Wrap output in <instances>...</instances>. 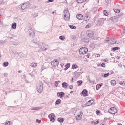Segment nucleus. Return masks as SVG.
Returning a JSON list of instances; mask_svg holds the SVG:
<instances>
[{"mask_svg": "<svg viewBox=\"0 0 125 125\" xmlns=\"http://www.w3.org/2000/svg\"><path fill=\"white\" fill-rule=\"evenodd\" d=\"M88 91L86 89H84L82 92V94L84 96H88Z\"/></svg>", "mask_w": 125, "mask_h": 125, "instance_id": "f8f14e48", "label": "nucleus"}, {"mask_svg": "<svg viewBox=\"0 0 125 125\" xmlns=\"http://www.w3.org/2000/svg\"><path fill=\"white\" fill-rule=\"evenodd\" d=\"M91 25L90 23H88L86 26L85 28H88L90 27H91Z\"/></svg>", "mask_w": 125, "mask_h": 125, "instance_id": "c03bdc74", "label": "nucleus"}, {"mask_svg": "<svg viewBox=\"0 0 125 125\" xmlns=\"http://www.w3.org/2000/svg\"><path fill=\"white\" fill-rule=\"evenodd\" d=\"M116 82L115 80H112L111 81L110 83L111 85L113 86H115L116 84Z\"/></svg>", "mask_w": 125, "mask_h": 125, "instance_id": "dca6fc26", "label": "nucleus"}, {"mask_svg": "<svg viewBox=\"0 0 125 125\" xmlns=\"http://www.w3.org/2000/svg\"><path fill=\"white\" fill-rule=\"evenodd\" d=\"M103 20V19L102 18H100L98 19L97 21V24H99L101 23Z\"/></svg>", "mask_w": 125, "mask_h": 125, "instance_id": "4be33fe9", "label": "nucleus"}, {"mask_svg": "<svg viewBox=\"0 0 125 125\" xmlns=\"http://www.w3.org/2000/svg\"><path fill=\"white\" fill-rule=\"evenodd\" d=\"M110 74V73L109 72L107 73L104 74H102L101 76L104 78H105L108 77Z\"/></svg>", "mask_w": 125, "mask_h": 125, "instance_id": "412c9836", "label": "nucleus"}, {"mask_svg": "<svg viewBox=\"0 0 125 125\" xmlns=\"http://www.w3.org/2000/svg\"><path fill=\"white\" fill-rule=\"evenodd\" d=\"M90 55L89 54H88L87 55H86V57L88 58H89V56H90Z\"/></svg>", "mask_w": 125, "mask_h": 125, "instance_id": "052dcab7", "label": "nucleus"}, {"mask_svg": "<svg viewBox=\"0 0 125 125\" xmlns=\"http://www.w3.org/2000/svg\"><path fill=\"white\" fill-rule=\"evenodd\" d=\"M65 14L64 15V19L66 21H68L69 19L70 15L68 10H66L64 11Z\"/></svg>", "mask_w": 125, "mask_h": 125, "instance_id": "423d86ee", "label": "nucleus"}, {"mask_svg": "<svg viewBox=\"0 0 125 125\" xmlns=\"http://www.w3.org/2000/svg\"><path fill=\"white\" fill-rule=\"evenodd\" d=\"M46 68L45 66H42L41 68V70L42 71L44 69Z\"/></svg>", "mask_w": 125, "mask_h": 125, "instance_id": "864d4df0", "label": "nucleus"}, {"mask_svg": "<svg viewBox=\"0 0 125 125\" xmlns=\"http://www.w3.org/2000/svg\"><path fill=\"white\" fill-rule=\"evenodd\" d=\"M88 15H89L88 14H86L85 15V16H84V18H85L86 19L89 20L90 18V17H89Z\"/></svg>", "mask_w": 125, "mask_h": 125, "instance_id": "37998d69", "label": "nucleus"}, {"mask_svg": "<svg viewBox=\"0 0 125 125\" xmlns=\"http://www.w3.org/2000/svg\"><path fill=\"white\" fill-rule=\"evenodd\" d=\"M32 42L35 44L36 45V47H37L38 46V44H39V43L38 42V40H37L36 39H34L32 41Z\"/></svg>", "mask_w": 125, "mask_h": 125, "instance_id": "ddd939ff", "label": "nucleus"}, {"mask_svg": "<svg viewBox=\"0 0 125 125\" xmlns=\"http://www.w3.org/2000/svg\"><path fill=\"white\" fill-rule=\"evenodd\" d=\"M60 82V81H56L55 82V86L56 87H57L58 86V85L59 84V83Z\"/></svg>", "mask_w": 125, "mask_h": 125, "instance_id": "473e14b6", "label": "nucleus"}, {"mask_svg": "<svg viewBox=\"0 0 125 125\" xmlns=\"http://www.w3.org/2000/svg\"><path fill=\"white\" fill-rule=\"evenodd\" d=\"M77 18L79 20H82L83 18V16L81 14H79L77 16Z\"/></svg>", "mask_w": 125, "mask_h": 125, "instance_id": "2eb2a0df", "label": "nucleus"}, {"mask_svg": "<svg viewBox=\"0 0 125 125\" xmlns=\"http://www.w3.org/2000/svg\"><path fill=\"white\" fill-rule=\"evenodd\" d=\"M30 109L31 110H35L34 107L31 108H30Z\"/></svg>", "mask_w": 125, "mask_h": 125, "instance_id": "680f3d73", "label": "nucleus"}, {"mask_svg": "<svg viewBox=\"0 0 125 125\" xmlns=\"http://www.w3.org/2000/svg\"><path fill=\"white\" fill-rule=\"evenodd\" d=\"M59 93V95L60 96L61 98L63 97L65 94L64 93L62 92H61L60 93L58 92L57 93V94Z\"/></svg>", "mask_w": 125, "mask_h": 125, "instance_id": "a211bd4d", "label": "nucleus"}, {"mask_svg": "<svg viewBox=\"0 0 125 125\" xmlns=\"http://www.w3.org/2000/svg\"><path fill=\"white\" fill-rule=\"evenodd\" d=\"M88 80L89 82L91 83H94V81H93L92 80H90V79H88Z\"/></svg>", "mask_w": 125, "mask_h": 125, "instance_id": "de8ad7c7", "label": "nucleus"}, {"mask_svg": "<svg viewBox=\"0 0 125 125\" xmlns=\"http://www.w3.org/2000/svg\"><path fill=\"white\" fill-rule=\"evenodd\" d=\"M69 87L70 89H72L73 88V87L72 85H70Z\"/></svg>", "mask_w": 125, "mask_h": 125, "instance_id": "4d7b16f0", "label": "nucleus"}, {"mask_svg": "<svg viewBox=\"0 0 125 125\" xmlns=\"http://www.w3.org/2000/svg\"><path fill=\"white\" fill-rule=\"evenodd\" d=\"M17 54H18L19 56V57H22L23 56L22 53L21 52H20L19 53H17Z\"/></svg>", "mask_w": 125, "mask_h": 125, "instance_id": "79ce46f5", "label": "nucleus"}, {"mask_svg": "<svg viewBox=\"0 0 125 125\" xmlns=\"http://www.w3.org/2000/svg\"><path fill=\"white\" fill-rule=\"evenodd\" d=\"M110 0H105V2L108 4L109 3V2H110Z\"/></svg>", "mask_w": 125, "mask_h": 125, "instance_id": "603ef678", "label": "nucleus"}, {"mask_svg": "<svg viewBox=\"0 0 125 125\" xmlns=\"http://www.w3.org/2000/svg\"><path fill=\"white\" fill-rule=\"evenodd\" d=\"M103 13L104 15L105 16H107L109 14L108 12L107 11L105 10L103 11Z\"/></svg>", "mask_w": 125, "mask_h": 125, "instance_id": "c9c22d12", "label": "nucleus"}, {"mask_svg": "<svg viewBox=\"0 0 125 125\" xmlns=\"http://www.w3.org/2000/svg\"><path fill=\"white\" fill-rule=\"evenodd\" d=\"M86 34L87 36L92 38H94V32L93 31L90 30H87L86 31Z\"/></svg>", "mask_w": 125, "mask_h": 125, "instance_id": "39448f33", "label": "nucleus"}, {"mask_svg": "<svg viewBox=\"0 0 125 125\" xmlns=\"http://www.w3.org/2000/svg\"><path fill=\"white\" fill-rule=\"evenodd\" d=\"M36 73V72L34 70L33 71L32 73H30V74L32 77H33Z\"/></svg>", "mask_w": 125, "mask_h": 125, "instance_id": "5701e85b", "label": "nucleus"}, {"mask_svg": "<svg viewBox=\"0 0 125 125\" xmlns=\"http://www.w3.org/2000/svg\"><path fill=\"white\" fill-rule=\"evenodd\" d=\"M43 89V84L41 81L39 82L38 84L37 85V90L38 92L41 93Z\"/></svg>", "mask_w": 125, "mask_h": 125, "instance_id": "f03ea898", "label": "nucleus"}, {"mask_svg": "<svg viewBox=\"0 0 125 125\" xmlns=\"http://www.w3.org/2000/svg\"><path fill=\"white\" fill-rule=\"evenodd\" d=\"M69 27L70 28L72 29H75L76 28V27L75 26L72 25H70L69 26Z\"/></svg>", "mask_w": 125, "mask_h": 125, "instance_id": "a19ab883", "label": "nucleus"}, {"mask_svg": "<svg viewBox=\"0 0 125 125\" xmlns=\"http://www.w3.org/2000/svg\"><path fill=\"white\" fill-rule=\"evenodd\" d=\"M59 38L61 40H63L65 39V37L64 36L62 35L59 37Z\"/></svg>", "mask_w": 125, "mask_h": 125, "instance_id": "f704fd0d", "label": "nucleus"}, {"mask_svg": "<svg viewBox=\"0 0 125 125\" xmlns=\"http://www.w3.org/2000/svg\"><path fill=\"white\" fill-rule=\"evenodd\" d=\"M123 33H125V28H124L123 29Z\"/></svg>", "mask_w": 125, "mask_h": 125, "instance_id": "0e129e2a", "label": "nucleus"}, {"mask_svg": "<svg viewBox=\"0 0 125 125\" xmlns=\"http://www.w3.org/2000/svg\"><path fill=\"white\" fill-rule=\"evenodd\" d=\"M96 113L97 114H99L100 113V111L99 110H97L96 111Z\"/></svg>", "mask_w": 125, "mask_h": 125, "instance_id": "bf43d9fd", "label": "nucleus"}, {"mask_svg": "<svg viewBox=\"0 0 125 125\" xmlns=\"http://www.w3.org/2000/svg\"><path fill=\"white\" fill-rule=\"evenodd\" d=\"M123 81L122 82H119V83L120 84V85H123L124 86V83H123Z\"/></svg>", "mask_w": 125, "mask_h": 125, "instance_id": "5fc2aeb1", "label": "nucleus"}, {"mask_svg": "<svg viewBox=\"0 0 125 125\" xmlns=\"http://www.w3.org/2000/svg\"><path fill=\"white\" fill-rule=\"evenodd\" d=\"M38 46L40 49V50L38 51H45L49 48L48 45L44 43H39V44H38Z\"/></svg>", "mask_w": 125, "mask_h": 125, "instance_id": "f257e3e1", "label": "nucleus"}, {"mask_svg": "<svg viewBox=\"0 0 125 125\" xmlns=\"http://www.w3.org/2000/svg\"><path fill=\"white\" fill-rule=\"evenodd\" d=\"M28 32L29 33V35L31 37H33L35 35L34 32V31L31 29L28 30Z\"/></svg>", "mask_w": 125, "mask_h": 125, "instance_id": "9b49d317", "label": "nucleus"}, {"mask_svg": "<svg viewBox=\"0 0 125 125\" xmlns=\"http://www.w3.org/2000/svg\"><path fill=\"white\" fill-rule=\"evenodd\" d=\"M70 64L69 63H67L65 66V68L64 69L65 70L67 69L70 67Z\"/></svg>", "mask_w": 125, "mask_h": 125, "instance_id": "a878e982", "label": "nucleus"}, {"mask_svg": "<svg viewBox=\"0 0 125 125\" xmlns=\"http://www.w3.org/2000/svg\"><path fill=\"white\" fill-rule=\"evenodd\" d=\"M59 63V62L58 60H55L53 61H51V64L53 66L56 67L58 66V64Z\"/></svg>", "mask_w": 125, "mask_h": 125, "instance_id": "6e6552de", "label": "nucleus"}, {"mask_svg": "<svg viewBox=\"0 0 125 125\" xmlns=\"http://www.w3.org/2000/svg\"><path fill=\"white\" fill-rule=\"evenodd\" d=\"M87 48L85 47H83L80 48L79 50L80 54L83 55L85 54L88 51Z\"/></svg>", "mask_w": 125, "mask_h": 125, "instance_id": "20e7f679", "label": "nucleus"}, {"mask_svg": "<svg viewBox=\"0 0 125 125\" xmlns=\"http://www.w3.org/2000/svg\"><path fill=\"white\" fill-rule=\"evenodd\" d=\"M29 5L28 3H25L23 4L21 6V9L22 10H24L28 8L29 7Z\"/></svg>", "mask_w": 125, "mask_h": 125, "instance_id": "9d476101", "label": "nucleus"}, {"mask_svg": "<svg viewBox=\"0 0 125 125\" xmlns=\"http://www.w3.org/2000/svg\"><path fill=\"white\" fill-rule=\"evenodd\" d=\"M114 40V39H112L111 40L112 41V44L114 43L115 44H118L120 42L118 40H117V41L116 40L115 42H114L113 40Z\"/></svg>", "mask_w": 125, "mask_h": 125, "instance_id": "aec40b11", "label": "nucleus"}, {"mask_svg": "<svg viewBox=\"0 0 125 125\" xmlns=\"http://www.w3.org/2000/svg\"><path fill=\"white\" fill-rule=\"evenodd\" d=\"M11 122L10 121H9L6 122L5 124V125H11Z\"/></svg>", "mask_w": 125, "mask_h": 125, "instance_id": "58836bf2", "label": "nucleus"}, {"mask_svg": "<svg viewBox=\"0 0 125 125\" xmlns=\"http://www.w3.org/2000/svg\"><path fill=\"white\" fill-rule=\"evenodd\" d=\"M124 86H125V81H123Z\"/></svg>", "mask_w": 125, "mask_h": 125, "instance_id": "338daca9", "label": "nucleus"}, {"mask_svg": "<svg viewBox=\"0 0 125 125\" xmlns=\"http://www.w3.org/2000/svg\"><path fill=\"white\" fill-rule=\"evenodd\" d=\"M100 54H97L95 55L96 57H98L100 56Z\"/></svg>", "mask_w": 125, "mask_h": 125, "instance_id": "13d9d810", "label": "nucleus"}, {"mask_svg": "<svg viewBox=\"0 0 125 125\" xmlns=\"http://www.w3.org/2000/svg\"><path fill=\"white\" fill-rule=\"evenodd\" d=\"M9 64V63L7 62H5L3 63V66L5 67L7 66Z\"/></svg>", "mask_w": 125, "mask_h": 125, "instance_id": "7c9ffc66", "label": "nucleus"}, {"mask_svg": "<svg viewBox=\"0 0 125 125\" xmlns=\"http://www.w3.org/2000/svg\"><path fill=\"white\" fill-rule=\"evenodd\" d=\"M77 2L79 3H81L85 2L84 0H77Z\"/></svg>", "mask_w": 125, "mask_h": 125, "instance_id": "72a5a7b5", "label": "nucleus"}, {"mask_svg": "<svg viewBox=\"0 0 125 125\" xmlns=\"http://www.w3.org/2000/svg\"><path fill=\"white\" fill-rule=\"evenodd\" d=\"M62 85L63 88H66L68 87V84L67 83L64 82L62 84Z\"/></svg>", "mask_w": 125, "mask_h": 125, "instance_id": "4468645a", "label": "nucleus"}, {"mask_svg": "<svg viewBox=\"0 0 125 125\" xmlns=\"http://www.w3.org/2000/svg\"><path fill=\"white\" fill-rule=\"evenodd\" d=\"M83 42H84L85 43H87L89 41V40L88 39H86L85 38H84L82 40Z\"/></svg>", "mask_w": 125, "mask_h": 125, "instance_id": "c756f323", "label": "nucleus"}, {"mask_svg": "<svg viewBox=\"0 0 125 125\" xmlns=\"http://www.w3.org/2000/svg\"><path fill=\"white\" fill-rule=\"evenodd\" d=\"M90 100L91 103V104H93L94 102V100Z\"/></svg>", "mask_w": 125, "mask_h": 125, "instance_id": "8fccbe9b", "label": "nucleus"}, {"mask_svg": "<svg viewBox=\"0 0 125 125\" xmlns=\"http://www.w3.org/2000/svg\"><path fill=\"white\" fill-rule=\"evenodd\" d=\"M16 23L15 22L12 23L11 25V28L13 29H16Z\"/></svg>", "mask_w": 125, "mask_h": 125, "instance_id": "f3484780", "label": "nucleus"}, {"mask_svg": "<svg viewBox=\"0 0 125 125\" xmlns=\"http://www.w3.org/2000/svg\"><path fill=\"white\" fill-rule=\"evenodd\" d=\"M61 101L60 99H58L55 102V104L57 105H58L60 104Z\"/></svg>", "mask_w": 125, "mask_h": 125, "instance_id": "bb28decb", "label": "nucleus"}, {"mask_svg": "<svg viewBox=\"0 0 125 125\" xmlns=\"http://www.w3.org/2000/svg\"><path fill=\"white\" fill-rule=\"evenodd\" d=\"M37 66V63L34 62L32 63L30 65V66H31L34 68L36 67Z\"/></svg>", "mask_w": 125, "mask_h": 125, "instance_id": "393cba45", "label": "nucleus"}, {"mask_svg": "<svg viewBox=\"0 0 125 125\" xmlns=\"http://www.w3.org/2000/svg\"><path fill=\"white\" fill-rule=\"evenodd\" d=\"M106 40L107 42H108L111 41V39L108 37L106 38Z\"/></svg>", "mask_w": 125, "mask_h": 125, "instance_id": "6e6d98bb", "label": "nucleus"}, {"mask_svg": "<svg viewBox=\"0 0 125 125\" xmlns=\"http://www.w3.org/2000/svg\"><path fill=\"white\" fill-rule=\"evenodd\" d=\"M13 37H8V38H11V39H13Z\"/></svg>", "mask_w": 125, "mask_h": 125, "instance_id": "69168bd1", "label": "nucleus"}, {"mask_svg": "<svg viewBox=\"0 0 125 125\" xmlns=\"http://www.w3.org/2000/svg\"><path fill=\"white\" fill-rule=\"evenodd\" d=\"M48 117L50 119V121L54 122L55 120V116L53 114H49L48 115Z\"/></svg>", "mask_w": 125, "mask_h": 125, "instance_id": "1a4fd4ad", "label": "nucleus"}, {"mask_svg": "<svg viewBox=\"0 0 125 125\" xmlns=\"http://www.w3.org/2000/svg\"><path fill=\"white\" fill-rule=\"evenodd\" d=\"M42 107H34V108L35 110H38V109H40L42 108Z\"/></svg>", "mask_w": 125, "mask_h": 125, "instance_id": "49530a36", "label": "nucleus"}, {"mask_svg": "<svg viewBox=\"0 0 125 125\" xmlns=\"http://www.w3.org/2000/svg\"><path fill=\"white\" fill-rule=\"evenodd\" d=\"M119 49V47H116L113 48H112V50L113 51H115L116 50H118Z\"/></svg>", "mask_w": 125, "mask_h": 125, "instance_id": "ea45409f", "label": "nucleus"}, {"mask_svg": "<svg viewBox=\"0 0 125 125\" xmlns=\"http://www.w3.org/2000/svg\"><path fill=\"white\" fill-rule=\"evenodd\" d=\"M114 10L115 12L116 13H118L120 12V10L119 9H115Z\"/></svg>", "mask_w": 125, "mask_h": 125, "instance_id": "4c0bfd02", "label": "nucleus"}, {"mask_svg": "<svg viewBox=\"0 0 125 125\" xmlns=\"http://www.w3.org/2000/svg\"><path fill=\"white\" fill-rule=\"evenodd\" d=\"M82 80H79L77 82V83L78 84V86H81L82 84Z\"/></svg>", "mask_w": 125, "mask_h": 125, "instance_id": "b1692460", "label": "nucleus"}, {"mask_svg": "<svg viewBox=\"0 0 125 125\" xmlns=\"http://www.w3.org/2000/svg\"><path fill=\"white\" fill-rule=\"evenodd\" d=\"M83 114V113L82 112H80V115H81V116H82V115Z\"/></svg>", "mask_w": 125, "mask_h": 125, "instance_id": "e2e57ef3", "label": "nucleus"}, {"mask_svg": "<svg viewBox=\"0 0 125 125\" xmlns=\"http://www.w3.org/2000/svg\"><path fill=\"white\" fill-rule=\"evenodd\" d=\"M101 66L103 67H106L105 63L103 62L101 64Z\"/></svg>", "mask_w": 125, "mask_h": 125, "instance_id": "a18cd8bd", "label": "nucleus"}, {"mask_svg": "<svg viewBox=\"0 0 125 125\" xmlns=\"http://www.w3.org/2000/svg\"><path fill=\"white\" fill-rule=\"evenodd\" d=\"M54 0H49L47 1V2L48 3L50 2H54Z\"/></svg>", "mask_w": 125, "mask_h": 125, "instance_id": "09e8293b", "label": "nucleus"}, {"mask_svg": "<svg viewBox=\"0 0 125 125\" xmlns=\"http://www.w3.org/2000/svg\"><path fill=\"white\" fill-rule=\"evenodd\" d=\"M36 122L40 123L41 122V120H39L38 119H37L36 120Z\"/></svg>", "mask_w": 125, "mask_h": 125, "instance_id": "3c124183", "label": "nucleus"}, {"mask_svg": "<svg viewBox=\"0 0 125 125\" xmlns=\"http://www.w3.org/2000/svg\"><path fill=\"white\" fill-rule=\"evenodd\" d=\"M117 109L113 107L110 108L109 110V112L112 114H115L117 112Z\"/></svg>", "mask_w": 125, "mask_h": 125, "instance_id": "0eeeda50", "label": "nucleus"}, {"mask_svg": "<svg viewBox=\"0 0 125 125\" xmlns=\"http://www.w3.org/2000/svg\"><path fill=\"white\" fill-rule=\"evenodd\" d=\"M78 67V66L76 64H73L72 65V68L73 69H75Z\"/></svg>", "mask_w": 125, "mask_h": 125, "instance_id": "cd10ccee", "label": "nucleus"}, {"mask_svg": "<svg viewBox=\"0 0 125 125\" xmlns=\"http://www.w3.org/2000/svg\"><path fill=\"white\" fill-rule=\"evenodd\" d=\"M102 85L101 84H97L96 86V89L98 90L101 87Z\"/></svg>", "mask_w": 125, "mask_h": 125, "instance_id": "e433bc0d", "label": "nucleus"}, {"mask_svg": "<svg viewBox=\"0 0 125 125\" xmlns=\"http://www.w3.org/2000/svg\"><path fill=\"white\" fill-rule=\"evenodd\" d=\"M92 105L91 104L90 100L89 101L87 102H86L84 105L85 107H86L87 106H89Z\"/></svg>", "mask_w": 125, "mask_h": 125, "instance_id": "6ab92c4d", "label": "nucleus"}, {"mask_svg": "<svg viewBox=\"0 0 125 125\" xmlns=\"http://www.w3.org/2000/svg\"><path fill=\"white\" fill-rule=\"evenodd\" d=\"M63 119L62 118H59L58 119V121L60 122H63Z\"/></svg>", "mask_w": 125, "mask_h": 125, "instance_id": "c85d7f7f", "label": "nucleus"}, {"mask_svg": "<svg viewBox=\"0 0 125 125\" xmlns=\"http://www.w3.org/2000/svg\"><path fill=\"white\" fill-rule=\"evenodd\" d=\"M82 117L80 116V115H78L76 117V119L77 120H79L81 119Z\"/></svg>", "mask_w": 125, "mask_h": 125, "instance_id": "2f4dec72", "label": "nucleus"}, {"mask_svg": "<svg viewBox=\"0 0 125 125\" xmlns=\"http://www.w3.org/2000/svg\"><path fill=\"white\" fill-rule=\"evenodd\" d=\"M107 118H105L104 120V121H105L107 119Z\"/></svg>", "mask_w": 125, "mask_h": 125, "instance_id": "774afa93", "label": "nucleus"}, {"mask_svg": "<svg viewBox=\"0 0 125 125\" xmlns=\"http://www.w3.org/2000/svg\"><path fill=\"white\" fill-rule=\"evenodd\" d=\"M82 73L80 72H78L76 71L73 73V77L72 78V82H73L74 81H76V80L80 76V74H81Z\"/></svg>", "mask_w": 125, "mask_h": 125, "instance_id": "7ed1b4c3", "label": "nucleus"}]
</instances>
